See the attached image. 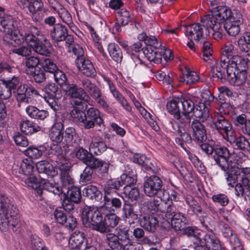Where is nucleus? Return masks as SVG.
Returning a JSON list of instances; mask_svg holds the SVG:
<instances>
[{
  "label": "nucleus",
  "instance_id": "nucleus-45",
  "mask_svg": "<svg viewBox=\"0 0 250 250\" xmlns=\"http://www.w3.org/2000/svg\"><path fill=\"white\" fill-rule=\"evenodd\" d=\"M43 184L42 185V190L44 189L49 192L53 193L55 195H62V188L60 187L58 184L55 183L53 181H48L46 182L43 180Z\"/></svg>",
  "mask_w": 250,
  "mask_h": 250
},
{
  "label": "nucleus",
  "instance_id": "nucleus-34",
  "mask_svg": "<svg viewBox=\"0 0 250 250\" xmlns=\"http://www.w3.org/2000/svg\"><path fill=\"white\" fill-rule=\"evenodd\" d=\"M170 220L171 226L176 231H181L183 229L188 223L186 217L180 212L173 214V217Z\"/></svg>",
  "mask_w": 250,
  "mask_h": 250
},
{
  "label": "nucleus",
  "instance_id": "nucleus-5",
  "mask_svg": "<svg viewBox=\"0 0 250 250\" xmlns=\"http://www.w3.org/2000/svg\"><path fill=\"white\" fill-rule=\"evenodd\" d=\"M183 234L191 237L194 250H225L219 239L213 234H206L203 238L194 227H184Z\"/></svg>",
  "mask_w": 250,
  "mask_h": 250
},
{
  "label": "nucleus",
  "instance_id": "nucleus-18",
  "mask_svg": "<svg viewBox=\"0 0 250 250\" xmlns=\"http://www.w3.org/2000/svg\"><path fill=\"white\" fill-rule=\"evenodd\" d=\"M120 217L114 213H108L103 217V221L101 226V233L110 232L112 229L117 226Z\"/></svg>",
  "mask_w": 250,
  "mask_h": 250
},
{
  "label": "nucleus",
  "instance_id": "nucleus-28",
  "mask_svg": "<svg viewBox=\"0 0 250 250\" xmlns=\"http://www.w3.org/2000/svg\"><path fill=\"white\" fill-rule=\"evenodd\" d=\"M75 157L84 165L100 160L95 157L92 153L89 152L87 150L83 147L76 148L74 150Z\"/></svg>",
  "mask_w": 250,
  "mask_h": 250
},
{
  "label": "nucleus",
  "instance_id": "nucleus-56",
  "mask_svg": "<svg viewBox=\"0 0 250 250\" xmlns=\"http://www.w3.org/2000/svg\"><path fill=\"white\" fill-rule=\"evenodd\" d=\"M69 52H72L76 56L77 59L85 58L84 57V51L83 48L78 44L74 43V42L70 45L66 44Z\"/></svg>",
  "mask_w": 250,
  "mask_h": 250
},
{
  "label": "nucleus",
  "instance_id": "nucleus-64",
  "mask_svg": "<svg viewBox=\"0 0 250 250\" xmlns=\"http://www.w3.org/2000/svg\"><path fill=\"white\" fill-rule=\"evenodd\" d=\"M240 174L238 175V178H240V181L243 185L247 183V181H249V184L250 185V167H242L240 168Z\"/></svg>",
  "mask_w": 250,
  "mask_h": 250
},
{
  "label": "nucleus",
  "instance_id": "nucleus-21",
  "mask_svg": "<svg viewBox=\"0 0 250 250\" xmlns=\"http://www.w3.org/2000/svg\"><path fill=\"white\" fill-rule=\"evenodd\" d=\"M140 222L141 227L149 232H154L159 223V221L155 215L145 213H143Z\"/></svg>",
  "mask_w": 250,
  "mask_h": 250
},
{
  "label": "nucleus",
  "instance_id": "nucleus-31",
  "mask_svg": "<svg viewBox=\"0 0 250 250\" xmlns=\"http://www.w3.org/2000/svg\"><path fill=\"white\" fill-rule=\"evenodd\" d=\"M122 187L121 180L114 178L108 179L103 188L104 195H110L112 193L120 190Z\"/></svg>",
  "mask_w": 250,
  "mask_h": 250
},
{
  "label": "nucleus",
  "instance_id": "nucleus-10",
  "mask_svg": "<svg viewBox=\"0 0 250 250\" xmlns=\"http://www.w3.org/2000/svg\"><path fill=\"white\" fill-rule=\"evenodd\" d=\"M211 127L221 134L226 141L235 132L231 123L222 115H218L214 118Z\"/></svg>",
  "mask_w": 250,
  "mask_h": 250
},
{
  "label": "nucleus",
  "instance_id": "nucleus-38",
  "mask_svg": "<svg viewBox=\"0 0 250 250\" xmlns=\"http://www.w3.org/2000/svg\"><path fill=\"white\" fill-rule=\"evenodd\" d=\"M62 196L71 200L76 204L80 203L82 198L80 188L75 186L71 187L68 190L67 194L63 193Z\"/></svg>",
  "mask_w": 250,
  "mask_h": 250
},
{
  "label": "nucleus",
  "instance_id": "nucleus-4",
  "mask_svg": "<svg viewBox=\"0 0 250 250\" xmlns=\"http://www.w3.org/2000/svg\"><path fill=\"white\" fill-rule=\"evenodd\" d=\"M20 20L13 19L11 16H4L0 21V30L5 32L2 39V43L7 46H16L24 42V36L20 34L21 28Z\"/></svg>",
  "mask_w": 250,
  "mask_h": 250
},
{
  "label": "nucleus",
  "instance_id": "nucleus-42",
  "mask_svg": "<svg viewBox=\"0 0 250 250\" xmlns=\"http://www.w3.org/2000/svg\"><path fill=\"white\" fill-rule=\"evenodd\" d=\"M43 90L45 92L44 95L56 97L57 99H61L62 97L61 90L54 83H49L46 84L44 87Z\"/></svg>",
  "mask_w": 250,
  "mask_h": 250
},
{
  "label": "nucleus",
  "instance_id": "nucleus-63",
  "mask_svg": "<svg viewBox=\"0 0 250 250\" xmlns=\"http://www.w3.org/2000/svg\"><path fill=\"white\" fill-rule=\"evenodd\" d=\"M42 69L44 72H49L54 74L58 70V68L51 60L46 59L44 61Z\"/></svg>",
  "mask_w": 250,
  "mask_h": 250
},
{
  "label": "nucleus",
  "instance_id": "nucleus-24",
  "mask_svg": "<svg viewBox=\"0 0 250 250\" xmlns=\"http://www.w3.org/2000/svg\"><path fill=\"white\" fill-rule=\"evenodd\" d=\"M227 141L231 144H235L237 149L250 153V143L245 136L237 137L235 132Z\"/></svg>",
  "mask_w": 250,
  "mask_h": 250
},
{
  "label": "nucleus",
  "instance_id": "nucleus-62",
  "mask_svg": "<svg viewBox=\"0 0 250 250\" xmlns=\"http://www.w3.org/2000/svg\"><path fill=\"white\" fill-rule=\"evenodd\" d=\"M158 47V45L155 46L147 45L146 46V47L143 48L142 50L147 60L150 62H152L154 59V57Z\"/></svg>",
  "mask_w": 250,
  "mask_h": 250
},
{
  "label": "nucleus",
  "instance_id": "nucleus-16",
  "mask_svg": "<svg viewBox=\"0 0 250 250\" xmlns=\"http://www.w3.org/2000/svg\"><path fill=\"white\" fill-rule=\"evenodd\" d=\"M193 140L197 144L205 142L207 133L205 126L197 120H193L191 124Z\"/></svg>",
  "mask_w": 250,
  "mask_h": 250
},
{
  "label": "nucleus",
  "instance_id": "nucleus-13",
  "mask_svg": "<svg viewBox=\"0 0 250 250\" xmlns=\"http://www.w3.org/2000/svg\"><path fill=\"white\" fill-rule=\"evenodd\" d=\"M162 186L163 183L160 177L156 175L150 176L144 182V192L146 196L153 197L162 190Z\"/></svg>",
  "mask_w": 250,
  "mask_h": 250
},
{
  "label": "nucleus",
  "instance_id": "nucleus-33",
  "mask_svg": "<svg viewBox=\"0 0 250 250\" xmlns=\"http://www.w3.org/2000/svg\"><path fill=\"white\" fill-rule=\"evenodd\" d=\"M105 242L111 250H125V245L123 244L114 233H106Z\"/></svg>",
  "mask_w": 250,
  "mask_h": 250
},
{
  "label": "nucleus",
  "instance_id": "nucleus-54",
  "mask_svg": "<svg viewBox=\"0 0 250 250\" xmlns=\"http://www.w3.org/2000/svg\"><path fill=\"white\" fill-rule=\"evenodd\" d=\"M120 178L123 187L124 185L130 187L137 182V176L131 173H124L121 176Z\"/></svg>",
  "mask_w": 250,
  "mask_h": 250
},
{
  "label": "nucleus",
  "instance_id": "nucleus-22",
  "mask_svg": "<svg viewBox=\"0 0 250 250\" xmlns=\"http://www.w3.org/2000/svg\"><path fill=\"white\" fill-rule=\"evenodd\" d=\"M69 244L72 249L77 250L83 249L87 244V240L84 233L80 231H75L70 238Z\"/></svg>",
  "mask_w": 250,
  "mask_h": 250
},
{
  "label": "nucleus",
  "instance_id": "nucleus-30",
  "mask_svg": "<svg viewBox=\"0 0 250 250\" xmlns=\"http://www.w3.org/2000/svg\"><path fill=\"white\" fill-rule=\"evenodd\" d=\"M62 89L68 96L72 98L79 99V101L82 102L83 90L82 89L81 86L78 87L76 84L68 83L64 84Z\"/></svg>",
  "mask_w": 250,
  "mask_h": 250
},
{
  "label": "nucleus",
  "instance_id": "nucleus-14",
  "mask_svg": "<svg viewBox=\"0 0 250 250\" xmlns=\"http://www.w3.org/2000/svg\"><path fill=\"white\" fill-rule=\"evenodd\" d=\"M80 84L82 89H83V101L88 103L90 101L91 97H96L97 96L100 89L97 85L93 83L91 81L87 78H82L79 79Z\"/></svg>",
  "mask_w": 250,
  "mask_h": 250
},
{
  "label": "nucleus",
  "instance_id": "nucleus-3",
  "mask_svg": "<svg viewBox=\"0 0 250 250\" xmlns=\"http://www.w3.org/2000/svg\"><path fill=\"white\" fill-rule=\"evenodd\" d=\"M75 107L71 111V115L73 119H76L82 123V126L85 129L94 128L96 125L100 126L103 123V120L100 116L98 109L90 107L85 112L87 104L81 101H76L74 102Z\"/></svg>",
  "mask_w": 250,
  "mask_h": 250
},
{
  "label": "nucleus",
  "instance_id": "nucleus-15",
  "mask_svg": "<svg viewBox=\"0 0 250 250\" xmlns=\"http://www.w3.org/2000/svg\"><path fill=\"white\" fill-rule=\"evenodd\" d=\"M236 16H232L230 20L226 21L224 27L228 34L231 36L235 37L240 31V25L243 23L241 14L239 12H235Z\"/></svg>",
  "mask_w": 250,
  "mask_h": 250
},
{
  "label": "nucleus",
  "instance_id": "nucleus-17",
  "mask_svg": "<svg viewBox=\"0 0 250 250\" xmlns=\"http://www.w3.org/2000/svg\"><path fill=\"white\" fill-rule=\"evenodd\" d=\"M75 62L77 67L83 75L91 78L96 75V69L90 60L85 58L76 59Z\"/></svg>",
  "mask_w": 250,
  "mask_h": 250
},
{
  "label": "nucleus",
  "instance_id": "nucleus-47",
  "mask_svg": "<svg viewBox=\"0 0 250 250\" xmlns=\"http://www.w3.org/2000/svg\"><path fill=\"white\" fill-rule=\"evenodd\" d=\"M57 12L60 18L62 21L68 25L72 29L74 24L72 21V18L69 12L62 6L57 10Z\"/></svg>",
  "mask_w": 250,
  "mask_h": 250
},
{
  "label": "nucleus",
  "instance_id": "nucleus-1",
  "mask_svg": "<svg viewBox=\"0 0 250 250\" xmlns=\"http://www.w3.org/2000/svg\"><path fill=\"white\" fill-rule=\"evenodd\" d=\"M215 163L224 171V175L228 185L233 187L237 181L238 175L240 174V168L233 165L231 154L225 146H216L212 156Z\"/></svg>",
  "mask_w": 250,
  "mask_h": 250
},
{
  "label": "nucleus",
  "instance_id": "nucleus-32",
  "mask_svg": "<svg viewBox=\"0 0 250 250\" xmlns=\"http://www.w3.org/2000/svg\"><path fill=\"white\" fill-rule=\"evenodd\" d=\"M248 55L250 57V53ZM231 62L237 68V71H243V70H247L248 75L250 76V64L248 63L250 61L248 58H242L238 55H233V57H231Z\"/></svg>",
  "mask_w": 250,
  "mask_h": 250
},
{
  "label": "nucleus",
  "instance_id": "nucleus-20",
  "mask_svg": "<svg viewBox=\"0 0 250 250\" xmlns=\"http://www.w3.org/2000/svg\"><path fill=\"white\" fill-rule=\"evenodd\" d=\"M185 35L189 40H194L199 42L202 38H204L203 28L201 24L194 23L185 26Z\"/></svg>",
  "mask_w": 250,
  "mask_h": 250
},
{
  "label": "nucleus",
  "instance_id": "nucleus-41",
  "mask_svg": "<svg viewBox=\"0 0 250 250\" xmlns=\"http://www.w3.org/2000/svg\"><path fill=\"white\" fill-rule=\"evenodd\" d=\"M20 129L26 135H31L41 130V128L29 120L23 121L21 124Z\"/></svg>",
  "mask_w": 250,
  "mask_h": 250
},
{
  "label": "nucleus",
  "instance_id": "nucleus-7",
  "mask_svg": "<svg viewBox=\"0 0 250 250\" xmlns=\"http://www.w3.org/2000/svg\"><path fill=\"white\" fill-rule=\"evenodd\" d=\"M24 41L38 54L49 56L52 53V46L46 38L38 34L37 36L28 33L24 35Z\"/></svg>",
  "mask_w": 250,
  "mask_h": 250
},
{
  "label": "nucleus",
  "instance_id": "nucleus-48",
  "mask_svg": "<svg viewBox=\"0 0 250 250\" xmlns=\"http://www.w3.org/2000/svg\"><path fill=\"white\" fill-rule=\"evenodd\" d=\"M211 75L213 78L220 80L221 82L224 83L226 81L225 70L219 65H214L211 67Z\"/></svg>",
  "mask_w": 250,
  "mask_h": 250
},
{
  "label": "nucleus",
  "instance_id": "nucleus-37",
  "mask_svg": "<svg viewBox=\"0 0 250 250\" xmlns=\"http://www.w3.org/2000/svg\"><path fill=\"white\" fill-rule=\"evenodd\" d=\"M207 203L203 199H200V203L196 204V206L192 209L193 213L197 216H199V220L201 224L203 226L207 225L205 224L204 218L207 217V213L206 212V209L207 208Z\"/></svg>",
  "mask_w": 250,
  "mask_h": 250
},
{
  "label": "nucleus",
  "instance_id": "nucleus-27",
  "mask_svg": "<svg viewBox=\"0 0 250 250\" xmlns=\"http://www.w3.org/2000/svg\"><path fill=\"white\" fill-rule=\"evenodd\" d=\"M36 166L40 173L45 174L48 177H53L58 173L56 168L47 161L38 162L36 163Z\"/></svg>",
  "mask_w": 250,
  "mask_h": 250
},
{
  "label": "nucleus",
  "instance_id": "nucleus-40",
  "mask_svg": "<svg viewBox=\"0 0 250 250\" xmlns=\"http://www.w3.org/2000/svg\"><path fill=\"white\" fill-rule=\"evenodd\" d=\"M28 115L32 118L43 120L48 116L47 111L44 110H39L35 106H29L26 109Z\"/></svg>",
  "mask_w": 250,
  "mask_h": 250
},
{
  "label": "nucleus",
  "instance_id": "nucleus-46",
  "mask_svg": "<svg viewBox=\"0 0 250 250\" xmlns=\"http://www.w3.org/2000/svg\"><path fill=\"white\" fill-rule=\"evenodd\" d=\"M186 73L180 77V81L186 83L187 84H191L199 80V76L194 72L185 67Z\"/></svg>",
  "mask_w": 250,
  "mask_h": 250
},
{
  "label": "nucleus",
  "instance_id": "nucleus-12",
  "mask_svg": "<svg viewBox=\"0 0 250 250\" xmlns=\"http://www.w3.org/2000/svg\"><path fill=\"white\" fill-rule=\"evenodd\" d=\"M50 35L56 42L65 41V44L69 45L74 42L73 36L68 34L66 26L62 24H55L53 29L50 31Z\"/></svg>",
  "mask_w": 250,
  "mask_h": 250
},
{
  "label": "nucleus",
  "instance_id": "nucleus-39",
  "mask_svg": "<svg viewBox=\"0 0 250 250\" xmlns=\"http://www.w3.org/2000/svg\"><path fill=\"white\" fill-rule=\"evenodd\" d=\"M237 47L241 52L248 53L250 51V32L244 33L238 40Z\"/></svg>",
  "mask_w": 250,
  "mask_h": 250
},
{
  "label": "nucleus",
  "instance_id": "nucleus-35",
  "mask_svg": "<svg viewBox=\"0 0 250 250\" xmlns=\"http://www.w3.org/2000/svg\"><path fill=\"white\" fill-rule=\"evenodd\" d=\"M110 195H104V204L101 206V208L103 209L104 208H107V206L109 205L110 204L111 205V210L115 211V210H119L121 208L122 206V201L124 200V198L122 196L120 197H113L110 198Z\"/></svg>",
  "mask_w": 250,
  "mask_h": 250
},
{
  "label": "nucleus",
  "instance_id": "nucleus-11",
  "mask_svg": "<svg viewBox=\"0 0 250 250\" xmlns=\"http://www.w3.org/2000/svg\"><path fill=\"white\" fill-rule=\"evenodd\" d=\"M83 172L81 175V180L86 183L91 180L94 170L99 169L101 173H107L110 164L101 160L85 164Z\"/></svg>",
  "mask_w": 250,
  "mask_h": 250
},
{
  "label": "nucleus",
  "instance_id": "nucleus-44",
  "mask_svg": "<svg viewBox=\"0 0 250 250\" xmlns=\"http://www.w3.org/2000/svg\"><path fill=\"white\" fill-rule=\"evenodd\" d=\"M178 135L179 137L176 138V143L182 147H184V143L188 144L192 143L193 137L192 138L191 135L185 128H182L181 130H179Z\"/></svg>",
  "mask_w": 250,
  "mask_h": 250
},
{
  "label": "nucleus",
  "instance_id": "nucleus-59",
  "mask_svg": "<svg viewBox=\"0 0 250 250\" xmlns=\"http://www.w3.org/2000/svg\"><path fill=\"white\" fill-rule=\"evenodd\" d=\"M34 167L30 164L28 160H22L20 164V173H22L24 175H31L33 171Z\"/></svg>",
  "mask_w": 250,
  "mask_h": 250
},
{
  "label": "nucleus",
  "instance_id": "nucleus-53",
  "mask_svg": "<svg viewBox=\"0 0 250 250\" xmlns=\"http://www.w3.org/2000/svg\"><path fill=\"white\" fill-rule=\"evenodd\" d=\"M225 72H226V81L231 84L233 83L234 79L236 76L237 69L234 64H232L231 61L230 63L227 64L226 68H225Z\"/></svg>",
  "mask_w": 250,
  "mask_h": 250
},
{
  "label": "nucleus",
  "instance_id": "nucleus-50",
  "mask_svg": "<svg viewBox=\"0 0 250 250\" xmlns=\"http://www.w3.org/2000/svg\"><path fill=\"white\" fill-rule=\"evenodd\" d=\"M27 74L32 76L35 82L42 83L46 80V76L44 70L42 68H35L34 71L26 72Z\"/></svg>",
  "mask_w": 250,
  "mask_h": 250
},
{
  "label": "nucleus",
  "instance_id": "nucleus-52",
  "mask_svg": "<svg viewBox=\"0 0 250 250\" xmlns=\"http://www.w3.org/2000/svg\"><path fill=\"white\" fill-rule=\"evenodd\" d=\"M117 13L119 16V21L122 26L127 25L133 19L132 14L125 9H122Z\"/></svg>",
  "mask_w": 250,
  "mask_h": 250
},
{
  "label": "nucleus",
  "instance_id": "nucleus-2",
  "mask_svg": "<svg viewBox=\"0 0 250 250\" xmlns=\"http://www.w3.org/2000/svg\"><path fill=\"white\" fill-rule=\"evenodd\" d=\"M18 209L13 199L0 194V229H11L19 232L21 223L17 216Z\"/></svg>",
  "mask_w": 250,
  "mask_h": 250
},
{
  "label": "nucleus",
  "instance_id": "nucleus-60",
  "mask_svg": "<svg viewBox=\"0 0 250 250\" xmlns=\"http://www.w3.org/2000/svg\"><path fill=\"white\" fill-rule=\"evenodd\" d=\"M243 70V71H237L234 79L233 83H231V85L239 86L245 82L248 72L247 70Z\"/></svg>",
  "mask_w": 250,
  "mask_h": 250
},
{
  "label": "nucleus",
  "instance_id": "nucleus-61",
  "mask_svg": "<svg viewBox=\"0 0 250 250\" xmlns=\"http://www.w3.org/2000/svg\"><path fill=\"white\" fill-rule=\"evenodd\" d=\"M24 154L31 159H38L42 155V152L38 148L31 146L24 150Z\"/></svg>",
  "mask_w": 250,
  "mask_h": 250
},
{
  "label": "nucleus",
  "instance_id": "nucleus-23",
  "mask_svg": "<svg viewBox=\"0 0 250 250\" xmlns=\"http://www.w3.org/2000/svg\"><path fill=\"white\" fill-rule=\"evenodd\" d=\"M234 125L242 130L245 135L250 137V119L245 114L236 115L233 118Z\"/></svg>",
  "mask_w": 250,
  "mask_h": 250
},
{
  "label": "nucleus",
  "instance_id": "nucleus-9",
  "mask_svg": "<svg viewBox=\"0 0 250 250\" xmlns=\"http://www.w3.org/2000/svg\"><path fill=\"white\" fill-rule=\"evenodd\" d=\"M196 105L190 99L181 98L176 100H172L167 103V108L172 110L175 109L176 113H182L184 115H192Z\"/></svg>",
  "mask_w": 250,
  "mask_h": 250
},
{
  "label": "nucleus",
  "instance_id": "nucleus-43",
  "mask_svg": "<svg viewBox=\"0 0 250 250\" xmlns=\"http://www.w3.org/2000/svg\"><path fill=\"white\" fill-rule=\"evenodd\" d=\"M129 232V229L127 228L119 226L116 229L114 234L123 244L126 243L127 244L131 241Z\"/></svg>",
  "mask_w": 250,
  "mask_h": 250
},
{
  "label": "nucleus",
  "instance_id": "nucleus-55",
  "mask_svg": "<svg viewBox=\"0 0 250 250\" xmlns=\"http://www.w3.org/2000/svg\"><path fill=\"white\" fill-rule=\"evenodd\" d=\"M89 148L93 149V153L95 155H99L106 150L107 146L103 141L95 142L90 144Z\"/></svg>",
  "mask_w": 250,
  "mask_h": 250
},
{
  "label": "nucleus",
  "instance_id": "nucleus-26",
  "mask_svg": "<svg viewBox=\"0 0 250 250\" xmlns=\"http://www.w3.org/2000/svg\"><path fill=\"white\" fill-rule=\"evenodd\" d=\"M212 13V14L206 15L201 21L202 26L205 28L206 36H208L209 34L208 30L209 28H211L212 30H219L221 27L219 23L217 22L214 13L213 12Z\"/></svg>",
  "mask_w": 250,
  "mask_h": 250
},
{
  "label": "nucleus",
  "instance_id": "nucleus-19",
  "mask_svg": "<svg viewBox=\"0 0 250 250\" xmlns=\"http://www.w3.org/2000/svg\"><path fill=\"white\" fill-rule=\"evenodd\" d=\"M212 12L216 17L217 22H218L220 25L222 23L224 24L226 21L230 20L232 16H236V11L232 12L229 7L223 5L217 6Z\"/></svg>",
  "mask_w": 250,
  "mask_h": 250
},
{
  "label": "nucleus",
  "instance_id": "nucleus-6",
  "mask_svg": "<svg viewBox=\"0 0 250 250\" xmlns=\"http://www.w3.org/2000/svg\"><path fill=\"white\" fill-rule=\"evenodd\" d=\"M81 217L82 223L85 227L100 232L104 217L97 208L86 206L82 209Z\"/></svg>",
  "mask_w": 250,
  "mask_h": 250
},
{
  "label": "nucleus",
  "instance_id": "nucleus-29",
  "mask_svg": "<svg viewBox=\"0 0 250 250\" xmlns=\"http://www.w3.org/2000/svg\"><path fill=\"white\" fill-rule=\"evenodd\" d=\"M83 194L93 202H99L103 197V194L98 187L92 185L83 188Z\"/></svg>",
  "mask_w": 250,
  "mask_h": 250
},
{
  "label": "nucleus",
  "instance_id": "nucleus-49",
  "mask_svg": "<svg viewBox=\"0 0 250 250\" xmlns=\"http://www.w3.org/2000/svg\"><path fill=\"white\" fill-rule=\"evenodd\" d=\"M62 147L60 146L56 145L51 147L49 156L52 162L59 163L61 158H62Z\"/></svg>",
  "mask_w": 250,
  "mask_h": 250
},
{
  "label": "nucleus",
  "instance_id": "nucleus-57",
  "mask_svg": "<svg viewBox=\"0 0 250 250\" xmlns=\"http://www.w3.org/2000/svg\"><path fill=\"white\" fill-rule=\"evenodd\" d=\"M61 170V179L63 184H71L73 183V179L71 178L68 172L69 167L63 165L60 166Z\"/></svg>",
  "mask_w": 250,
  "mask_h": 250
},
{
  "label": "nucleus",
  "instance_id": "nucleus-36",
  "mask_svg": "<svg viewBox=\"0 0 250 250\" xmlns=\"http://www.w3.org/2000/svg\"><path fill=\"white\" fill-rule=\"evenodd\" d=\"M192 116L199 119L198 121L201 123L204 122L209 117V109L206 106L205 104L200 103L199 104H196V107Z\"/></svg>",
  "mask_w": 250,
  "mask_h": 250
},
{
  "label": "nucleus",
  "instance_id": "nucleus-51",
  "mask_svg": "<svg viewBox=\"0 0 250 250\" xmlns=\"http://www.w3.org/2000/svg\"><path fill=\"white\" fill-rule=\"evenodd\" d=\"M25 183L28 185V186L35 189L38 194L40 195H42V185L39 183L38 180L35 176L34 175H31L29 177L26 179Z\"/></svg>",
  "mask_w": 250,
  "mask_h": 250
},
{
  "label": "nucleus",
  "instance_id": "nucleus-8",
  "mask_svg": "<svg viewBox=\"0 0 250 250\" xmlns=\"http://www.w3.org/2000/svg\"><path fill=\"white\" fill-rule=\"evenodd\" d=\"M17 2L21 7L28 9L32 20L36 22L42 20L47 12L42 0H17Z\"/></svg>",
  "mask_w": 250,
  "mask_h": 250
},
{
  "label": "nucleus",
  "instance_id": "nucleus-58",
  "mask_svg": "<svg viewBox=\"0 0 250 250\" xmlns=\"http://www.w3.org/2000/svg\"><path fill=\"white\" fill-rule=\"evenodd\" d=\"M16 100L19 102L28 103V99L26 98V93L24 83L21 84L17 90L14 91Z\"/></svg>",
  "mask_w": 250,
  "mask_h": 250
},
{
  "label": "nucleus",
  "instance_id": "nucleus-25",
  "mask_svg": "<svg viewBox=\"0 0 250 250\" xmlns=\"http://www.w3.org/2000/svg\"><path fill=\"white\" fill-rule=\"evenodd\" d=\"M64 125L61 121H56L52 126L50 132L49 137L54 142L60 143L63 140Z\"/></svg>",
  "mask_w": 250,
  "mask_h": 250
}]
</instances>
